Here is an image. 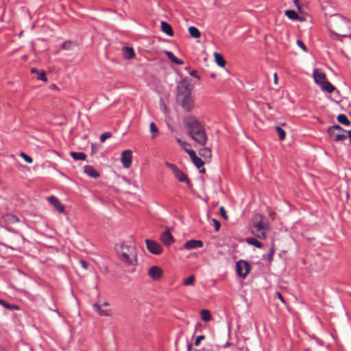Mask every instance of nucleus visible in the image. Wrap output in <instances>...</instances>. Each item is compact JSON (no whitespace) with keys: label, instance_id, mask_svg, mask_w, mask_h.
I'll return each instance as SVG.
<instances>
[{"label":"nucleus","instance_id":"nucleus-1","mask_svg":"<svg viewBox=\"0 0 351 351\" xmlns=\"http://www.w3.org/2000/svg\"><path fill=\"white\" fill-rule=\"evenodd\" d=\"M183 122L187 134L198 145L205 146L208 142V136L202 123L193 115L185 117Z\"/></svg>","mask_w":351,"mask_h":351},{"label":"nucleus","instance_id":"nucleus-2","mask_svg":"<svg viewBox=\"0 0 351 351\" xmlns=\"http://www.w3.org/2000/svg\"><path fill=\"white\" fill-rule=\"evenodd\" d=\"M330 32L339 36L350 37L347 32L351 28V22L340 14L331 15L328 21Z\"/></svg>","mask_w":351,"mask_h":351},{"label":"nucleus","instance_id":"nucleus-3","mask_svg":"<svg viewBox=\"0 0 351 351\" xmlns=\"http://www.w3.org/2000/svg\"><path fill=\"white\" fill-rule=\"evenodd\" d=\"M115 250L119 259L126 265L137 264V254L134 245L126 243H117L115 245Z\"/></svg>","mask_w":351,"mask_h":351},{"label":"nucleus","instance_id":"nucleus-4","mask_svg":"<svg viewBox=\"0 0 351 351\" xmlns=\"http://www.w3.org/2000/svg\"><path fill=\"white\" fill-rule=\"evenodd\" d=\"M193 88L189 77L182 79L177 85V98L191 95Z\"/></svg>","mask_w":351,"mask_h":351},{"label":"nucleus","instance_id":"nucleus-5","mask_svg":"<svg viewBox=\"0 0 351 351\" xmlns=\"http://www.w3.org/2000/svg\"><path fill=\"white\" fill-rule=\"evenodd\" d=\"M165 165L173 171L174 176L179 182L186 183L188 185L191 184V182L186 173L180 169L176 165L169 162H165Z\"/></svg>","mask_w":351,"mask_h":351},{"label":"nucleus","instance_id":"nucleus-6","mask_svg":"<svg viewBox=\"0 0 351 351\" xmlns=\"http://www.w3.org/2000/svg\"><path fill=\"white\" fill-rule=\"evenodd\" d=\"M251 270V265L248 262L239 260L236 263V271L238 276L245 279Z\"/></svg>","mask_w":351,"mask_h":351},{"label":"nucleus","instance_id":"nucleus-7","mask_svg":"<svg viewBox=\"0 0 351 351\" xmlns=\"http://www.w3.org/2000/svg\"><path fill=\"white\" fill-rule=\"evenodd\" d=\"M177 100L185 111L190 112L193 110L194 102L191 95L178 97Z\"/></svg>","mask_w":351,"mask_h":351},{"label":"nucleus","instance_id":"nucleus-8","mask_svg":"<svg viewBox=\"0 0 351 351\" xmlns=\"http://www.w3.org/2000/svg\"><path fill=\"white\" fill-rule=\"evenodd\" d=\"M145 243L147 248L150 253L156 255H158L162 253V248L158 242L149 239H146Z\"/></svg>","mask_w":351,"mask_h":351},{"label":"nucleus","instance_id":"nucleus-9","mask_svg":"<svg viewBox=\"0 0 351 351\" xmlns=\"http://www.w3.org/2000/svg\"><path fill=\"white\" fill-rule=\"evenodd\" d=\"M121 160L125 168H129L132 162V152L130 149L125 150L121 154Z\"/></svg>","mask_w":351,"mask_h":351},{"label":"nucleus","instance_id":"nucleus-10","mask_svg":"<svg viewBox=\"0 0 351 351\" xmlns=\"http://www.w3.org/2000/svg\"><path fill=\"white\" fill-rule=\"evenodd\" d=\"M108 306V302H104L101 305L98 304H93V309L101 316H110V309L107 308Z\"/></svg>","mask_w":351,"mask_h":351},{"label":"nucleus","instance_id":"nucleus-11","mask_svg":"<svg viewBox=\"0 0 351 351\" xmlns=\"http://www.w3.org/2000/svg\"><path fill=\"white\" fill-rule=\"evenodd\" d=\"M162 269L158 266H152L148 271L149 276L154 280H159L162 277Z\"/></svg>","mask_w":351,"mask_h":351},{"label":"nucleus","instance_id":"nucleus-12","mask_svg":"<svg viewBox=\"0 0 351 351\" xmlns=\"http://www.w3.org/2000/svg\"><path fill=\"white\" fill-rule=\"evenodd\" d=\"M185 150L188 153L193 164L197 169H200L204 166L203 160L197 156L196 153L194 150L186 149Z\"/></svg>","mask_w":351,"mask_h":351},{"label":"nucleus","instance_id":"nucleus-13","mask_svg":"<svg viewBox=\"0 0 351 351\" xmlns=\"http://www.w3.org/2000/svg\"><path fill=\"white\" fill-rule=\"evenodd\" d=\"M47 200L59 213H62L64 212V205L60 203L57 197L55 196H50L47 198Z\"/></svg>","mask_w":351,"mask_h":351},{"label":"nucleus","instance_id":"nucleus-14","mask_svg":"<svg viewBox=\"0 0 351 351\" xmlns=\"http://www.w3.org/2000/svg\"><path fill=\"white\" fill-rule=\"evenodd\" d=\"M160 240L166 245H169L174 242V238L169 228L160 234Z\"/></svg>","mask_w":351,"mask_h":351},{"label":"nucleus","instance_id":"nucleus-15","mask_svg":"<svg viewBox=\"0 0 351 351\" xmlns=\"http://www.w3.org/2000/svg\"><path fill=\"white\" fill-rule=\"evenodd\" d=\"M203 245V242L200 240L191 239L185 242L184 248L189 250L202 247Z\"/></svg>","mask_w":351,"mask_h":351},{"label":"nucleus","instance_id":"nucleus-16","mask_svg":"<svg viewBox=\"0 0 351 351\" xmlns=\"http://www.w3.org/2000/svg\"><path fill=\"white\" fill-rule=\"evenodd\" d=\"M313 78L315 82L320 86L326 82V75L318 69L313 71Z\"/></svg>","mask_w":351,"mask_h":351},{"label":"nucleus","instance_id":"nucleus-17","mask_svg":"<svg viewBox=\"0 0 351 351\" xmlns=\"http://www.w3.org/2000/svg\"><path fill=\"white\" fill-rule=\"evenodd\" d=\"M84 173L93 178H97L99 177V173L95 170V169L90 165H85L84 167Z\"/></svg>","mask_w":351,"mask_h":351},{"label":"nucleus","instance_id":"nucleus-18","mask_svg":"<svg viewBox=\"0 0 351 351\" xmlns=\"http://www.w3.org/2000/svg\"><path fill=\"white\" fill-rule=\"evenodd\" d=\"M123 56L125 59H131L134 57L135 53L133 48L124 47L122 49Z\"/></svg>","mask_w":351,"mask_h":351},{"label":"nucleus","instance_id":"nucleus-19","mask_svg":"<svg viewBox=\"0 0 351 351\" xmlns=\"http://www.w3.org/2000/svg\"><path fill=\"white\" fill-rule=\"evenodd\" d=\"M285 14L289 19H291L293 21H298V20H299L300 21H302L304 20L303 18H300L295 11L292 10H286L285 12Z\"/></svg>","mask_w":351,"mask_h":351},{"label":"nucleus","instance_id":"nucleus-20","mask_svg":"<svg viewBox=\"0 0 351 351\" xmlns=\"http://www.w3.org/2000/svg\"><path fill=\"white\" fill-rule=\"evenodd\" d=\"M162 31L167 35L172 36L173 35V31L171 26L165 21H162L160 23Z\"/></svg>","mask_w":351,"mask_h":351},{"label":"nucleus","instance_id":"nucleus-21","mask_svg":"<svg viewBox=\"0 0 351 351\" xmlns=\"http://www.w3.org/2000/svg\"><path fill=\"white\" fill-rule=\"evenodd\" d=\"M165 54L167 55V56L168 57V58L171 61L173 62V63L178 64V65H182L184 64V61L178 58L174 54L173 52L171 51H165Z\"/></svg>","mask_w":351,"mask_h":351},{"label":"nucleus","instance_id":"nucleus-22","mask_svg":"<svg viewBox=\"0 0 351 351\" xmlns=\"http://www.w3.org/2000/svg\"><path fill=\"white\" fill-rule=\"evenodd\" d=\"M203 147L199 150V154L204 158L210 159L212 157L211 149L207 147Z\"/></svg>","mask_w":351,"mask_h":351},{"label":"nucleus","instance_id":"nucleus-23","mask_svg":"<svg viewBox=\"0 0 351 351\" xmlns=\"http://www.w3.org/2000/svg\"><path fill=\"white\" fill-rule=\"evenodd\" d=\"M321 88L328 93H332L335 87L328 81H326L321 85Z\"/></svg>","mask_w":351,"mask_h":351},{"label":"nucleus","instance_id":"nucleus-24","mask_svg":"<svg viewBox=\"0 0 351 351\" xmlns=\"http://www.w3.org/2000/svg\"><path fill=\"white\" fill-rule=\"evenodd\" d=\"M70 155L75 160H85L86 155L83 152H71Z\"/></svg>","mask_w":351,"mask_h":351},{"label":"nucleus","instance_id":"nucleus-25","mask_svg":"<svg viewBox=\"0 0 351 351\" xmlns=\"http://www.w3.org/2000/svg\"><path fill=\"white\" fill-rule=\"evenodd\" d=\"M246 242L252 245L255 246L257 248L262 247V243L254 237H249L246 239Z\"/></svg>","mask_w":351,"mask_h":351},{"label":"nucleus","instance_id":"nucleus-26","mask_svg":"<svg viewBox=\"0 0 351 351\" xmlns=\"http://www.w3.org/2000/svg\"><path fill=\"white\" fill-rule=\"evenodd\" d=\"M214 56L216 63L219 66L223 67L226 64V60H224L223 56L219 53H215Z\"/></svg>","mask_w":351,"mask_h":351},{"label":"nucleus","instance_id":"nucleus-27","mask_svg":"<svg viewBox=\"0 0 351 351\" xmlns=\"http://www.w3.org/2000/svg\"><path fill=\"white\" fill-rule=\"evenodd\" d=\"M329 136H330V138H332L333 139L334 141H336V142L344 141L347 138L346 135L341 134H337V133H336V132H333V134L329 135Z\"/></svg>","mask_w":351,"mask_h":351},{"label":"nucleus","instance_id":"nucleus-28","mask_svg":"<svg viewBox=\"0 0 351 351\" xmlns=\"http://www.w3.org/2000/svg\"><path fill=\"white\" fill-rule=\"evenodd\" d=\"M337 121L345 125H350V121H349V119H348V117H346V115L343 114H340L337 116Z\"/></svg>","mask_w":351,"mask_h":351},{"label":"nucleus","instance_id":"nucleus-29","mask_svg":"<svg viewBox=\"0 0 351 351\" xmlns=\"http://www.w3.org/2000/svg\"><path fill=\"white\" fill-rule=\"evenodd\" d=\"M0 304H1L3 306L6 308L7 309L10 310H19V308L17 305L15 304H11L8 302H6L5 300L0 299Z\"/></svg>","mask_w":351,"mask_h":351},{"label":"nucleus","instance_id":"nucleus-30","mask_svg":"<svg viewBox=\"0 0 351 351\" xmlns=\"http://www.w3.org/2000/svg\"><path fill=\"white\" fill-rule=\"evenodd\" d=\"M189 32L190 35L193 38H197L200 37V32H199V29L194 26L190 27L189 28Z\"/></svg>","mask_w":351,"mask_h":351},{"label":"nucleus","instance_id":"nucleus-31","mask_svg":"<svg viewBox=\"0 0 351 351\" xmlns=\"http://www.w3.org/2000/svg\"><path fill=\"white\" fill-rule=\"evenodd\" d=\"M201 318L204 322H208L211 319V315L208 310L204 309L200 312Z\"/></svg>","mask_w":351,"mask_h":351},{"label":"nucleus","instance_id":"nucleus-32","mask_svg":"<svg viewBox=\"0 0 351 351\" xmlns=\"http://www.w3.org/2000/svg\"><path fill=\"white\" fill-rule=\"evenodd\" d=\"M336 130L346 131L340 125H334L330 126V127L328 128V133L329 135H332L333 134V132H335Z\"/></svg>","mask_w":351,"mask_h":351},{"label":"nucleus","instance_id":"nucleus-33","mask_svg":"<svg viewBox=\"0 0 351 351\" xmlns=\"http://www.w3.org/2000/svg\"><path fill=\"white\" fill-rule=\"evenodd\" d=\"M149 128H150V132L152 134V138H156V134L158 133V130L156 125H155V123L154 122H152L150 123Z\"/></svg>","mask_w":351,"mask_h":351},{"label":"nucleus","instance_id":"nucleus-34","mask_svg":"<svg viewBox=\"0 0 351 351\" xmlns=\"http://www.w3.org/2000/svg\"><path fill=\"white\" fill-rule=\"evenodd\" d=\"M276 131L278 132L279 138L281 141L284 140L285 138V136H286L285 131L283 129H282L280 126H276Z\"/></svg>","mask_w":351,"mask_h":351},{"label":"nucleus","instance_id":"nucleus-35","mask_svg":"<svg viewBox=\"0 0 351 351\" xmlns=\"http://www.w3.org/2000/svg\"><path fill=\"white\" fill-rule=\"evenodd\" d=\"M195 280V276L193 275H191L189 278H186L184 280V285L189 286L192 285Z\"/></svg>","mask_w":351,"mask_h":351},{"label":"nucleus","instance_id":"nucleus-36","mask_svg":"<svg viewBox=\"0 0 351 351\" xmlns=\"http://www.w3.org/2000/svg\"><path fill=\"white\" fill-rule=\"evenodd\" d=\"M254 227L256 228V231H261L265 230V226L262 220L255 223L254 225Z\"/></svg>","mask_w":351,"mask_h":351},{"label":"nucleus","instance_id":"nucleus-37","mask_svg":"<svg viewBox=\"0 0 351 351\" xmlns=\"http://www.w3.org/2000/svg\"><path fill=\"white\" fill-rule=\"evenodd\" d=\"M73 45V43L71 41H66L62 43V49H66V50H71L72 49V46Z\"/></svg>","mask_w":351,"mask_h":351},{"label":"nucleus","instance_id":"nucleus-38","mask_svg":"<svg viewBox=\"0 0 351 351\" xmlns=\"http://www.w3.org/2000/svg\"><path fill=\"white\" fill-rule=\"evenodd\" d=\"M20 156H21V158H23L24 159V160L26 162H27L29 164H31V163L33 162L32 158L30 156H29L28 155H27L26 154H25L23 152H21L20 154Z\"/></svg>","mask_w":351,"mask_h":351},{"label":"nucleus","instance_id":"nucleus-39","mask_svg":"<svg viewBox=\"0 0 351 351\" xmlns=\"http://www.w3.org/2000/svg\"><path fill=\"white\" fill-rule=\"evenodd\" d=\"M37 80H41L43 82H46L47 80V78L46 77V74L45 71L39 72L38 73V76L36 77Z\"/></svg>","mask_w":351,"mask_h":351},{"label":"nucleus","instance_id":"nucleus-40","mask_svg":"<svg viewBox=\"0 0 351 351\" xmlns=\"http://www.w3.org/2000/svg\"><path fill=\"white\" fill-rule=\"evenodd\" d=\"M253 232L259 239H264L266 237V233L264 232V230L256 231V232Z\"/></svg>","mask_w":351,"mask_h":351},{"label":"nucleus","instance_id":"nucleus-41","mask_svg":"<svg viewBox=\"0 0 351 351\" xmlns=\"http://www.w3.org/2000/svg\"><path fill=\"white\" fill-rule=\"evenodd\" d=\"M111 136H112V134L110 132L103 133L100 136V141L101 142H104L107 138H109L110 137H111Z\"/></svg>","mask_w":351,"mask_h":351},{"label":"nucleus","instance_id":"nucleus-42","mask_svg":"<svg viewBox=\"0 0 351 351\" xmlns=\"http://www.w3.org/2000/svg\"><path fill=\"white\" fill-rule=\"evenodd\" d=\"M212 221L214 223L215 231H219L221 227L220 222L215 219H212Z\"/></svg>","mask_w":351,"mask_h":351},{"label":"nucleus","instance_id":"nucleus-43","mask_svg":"<svg viewBox=\"0 0 351 351\" xmlns=\"http://www.w3.org/2000/svg\"><path fill=\"white\" fill-rule=\"evenodd\" d=\"M274 254V247H271L269 249V253L267 254V260L271 262L273 260V256Z\"/></svg>","mask_w":351,"mask_h":351},{"label":"nucleus","instance_id":"nucleus-44","mask_svg":"<svg viewBox=\"0 0 351 351\" xmlns=\"http://www.w3.org/2000/svg\"><path fill=\"white\" fill-rule=\"evenodd\" d=\"M297 45L305 52L307 51V48L306 47V45H304V43L300 40H297Z\"/></svg>","mask_w":351,"mask_h":351},{"label":"nucleus","instance_id":"nucleus-45","mask_svg":"<svg viewBox=\"0 0 351 351\" xmlns=\"http://www.w3.org/2000/svg\"><path fill=\"white\" fill-rule=\"evenodd\" d=\"M205 339V336L204 335H199V336H197L195 339V345L196 346H198L201 342L202 340H204Z\"/></svg>","mask_w":351,"mask_h":351},{"label":"nucleus","instance_id":"nucleus-46","mask_svg":"<svg viewBox=\"0 0 351 351\" xmlns=\"http://www.w3.org/2000/svg\"><path fill=\"white\" fill-rule=\"evenodd\" d=\"M219 212H220V215H221V217L225 219H228V216L226 215V210L224 208L223 206H221L220 208H219Z\"/></svg>","mask_w":351,"mask_h":351},{"label":"nucleus","instance_id":"nucleus-47","mask_svg":"<svg viewBox=\"0 0 351 351\" xmlns=\"http://www.w3.org/2000/svg\"><path fill=\"white\" fill-rule=\"evenodd\" d=\"M80 263L82 268H84V269H88L89 265L86 261L81 259L80 261Z\"/></svg>","mask_w":351,"mask_h":351},{"label":"nucleus","instance_id":"nucleus-48","mask_svg":"<svg viewBox=\"0 0 351 351\" xmlns=\"http://www.w3.org/2000/svg\"><path fill=\"white\" fill-rule=\"evenodd\" d=\"M177 142L184 148H185L186 146H189V144L187 142L183 141L180 138H177Z\"/></svg>","mask_w":351,"mask_h":351},{"label":"nucleus","instance_id":"nucleus-49","mask_svg":"<svg viewBox=\"0 0 351 351\" xmlns=\"http://www.w3.org/2000/svg\"><path fill=\"white\" fill-rule=\"evenodd\" d=\"M293 3H294L295 5L296 6L299 12H300L301 9H302V7H301V5L299 3V0H293Z\"/></svg>","mask_w":351,"mask_h":351},{"label":"nucleus","instance_id":"nucleus-50","mask_svg":"<svg viewBox=\"0 0 351 351\" xmlns=\"http://www.w3.org/2000/svg\"><path fill=\"white\" fill-rule=\"evenodd\" d=\"M190 75L194 77H196L197 79L199 78V75H197V72L195 70H193L190 72Z\"/></svg>","mask_w":351,"mask_h":351},{"label":"nucleus","instance_id":"nucleus-51","mask_svg":"<svg viewBox=\"0 0 351 351\" xmlns=\"http://www.w3.org/2000/svg\"><path fill=\"white\" fill-rule=\"evenodd\" d=\"M277 295H278V298L282 302V303H285V300L283 298V296L282 295V294L279 292H277L276 293Z\"/></svg>","mask_w":351,"mask_h":351},{"label":"nucleus","instance_id":"nucleus-52","mask_svg":"<svg viewBox=\"0 0 351 351\" xmlns=\"http://www.w3.org/2000/svg\"><path fill=\"white\" fill-rule=\"evenodd\" d=\"M31 73H37L38 74L39 73V71L37 69H36V68H32L31 69Z\"/></svg>","mask_w":351,"mask_h":351},{"label":"nucleus","instance_id":"nucleus-53","mask_svg":"<svg viewBox=\"0 0 351 351\" xmlns=\"http://www.w3.org/2000/svg\"><path fill=\"white\" fill-rule=\"evenodd\" d=\"M95 149H96V146L94 144H92L91 145V151H92V154L94 153L95 152Z\"/></svg>","mask_w":351,"mask_h":351},{"label":"nucleus","instance_id":"nucleus-54","mask_svg":"<svg viewBox=\"0 0 351 351\" xmlns=\"http://www.w3.org/2000/svg\"><path fill=\"white\" fill-rule=\"evenodd\" d=\"M199 328H201V324L200 323L197 324V325L195 326V332H197L199 330Z\"/></svg>","mask_w":351,"mask_h":351},{"label":"nucleus","instance_id":"nucleus-55","mask_svg":"<svg viewBox=\"0 0 351 351\" xmlns=\"http://www.w3.org/2000/svg\"><path fill=\"white\" fill-rule=\"evenodd\" d=\"M191 349H192V345L189 343H187V350L188 351H191Z\"/></svg>","mask_w":351,"mask_h":351},{"label":"nucleus","instance_id":"nucleus-56","mask_svg":"<svg viewBox=\"0 0 351 351\" xmlns=\"http://www.w3.org/2000/svg\"><path fill=\"white\" fill-rule=\"evenodd\" d=\"M347 132H348V137L349 138L350 143H351V130L347 131Z\"/></svg>","mask_w":351,"mask_h":351},{"label":"nucleus","instance_id":"nucleus-57","mask_svg":"<svg viewBox=\"0 0 351 351\" xmlns=\"http://www.w3.org/2000/svg\"><path fill=\"white\" fill-rule=\"evenodd\" d=\"M199 169V172H200V173H205V171H206L205 169H204L203 167H201V168H200V169Z\"/></svg>","mask_w":351,"mask_h":351},{"label":"nucleus","instance_id":"nucleus-58","mask_svg":"<svg viewBox=\"0 0 351 351\" xmlns=\"http://www.w3.org/2000/svg\"><path fill=\"white\" fill-rule=\"evenodd\" d=\"M274 82H275V83L277 82V74L276 73L274 74Z\"/></svg>","mask_w":351,"mask_h":351}]
</instances>
